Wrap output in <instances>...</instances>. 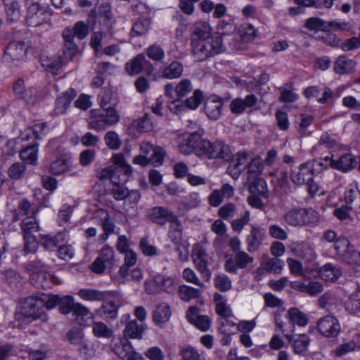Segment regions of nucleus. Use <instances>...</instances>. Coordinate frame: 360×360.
I'll list each match as a JSON object with an SVG mask.
<instances>
[{"instance_id":"1","label":"nucleus","mask_w":360,"mask_h":360,"mask_svg":"<svg viewBox=\"0 0 360 360\" xmlns=\"http://www.w3.org/2000/svg\"><path fill=\"white\" fill-rule=\"evenodd\" d=\"M101 109L90 110L88 128L97 131H104L108 127L115 125L120 121V115L115 110L117 101L112 98L110 90L103 91L98 96Z\"/></svg>"},{"instance_id":"2","label":"nucleus","mask_w":360,"mask_h":360,"mask_svg":"<svg viewBox=\"0 0 360 360\" xmlns=\"http://www.w3.org/2000/svg\"><path fill=\"white\" fill-rule=\"evenodd\" d=\"M49 304V294L33 295L25 300L24 314L32 320L40 319L42 321H46L48 316L44 308L50 309Z\"/></svg>"},{"instance_id":"3","label":"nucleus","mask_w":360,"mask_h":360,"mask_svg":"<svg viewBox=\"0 0 360 360\" xmlns=\"http://www.w3.org/2000/svg\"><path fill=\"white\" fill-rule=\"evenodd\" d=\"M192 55L196 60L203 61L224 51L222 39L220 37L208 38L205 40L191 43Z\"/></svg>"},{"instance_id":"4","label":"nucleus","mask_w":360,"mask_h":360,"mask_svg":"<svg viewBox=\"0 0 360 360\" xmlns=\"http://www.w3.org/2000/svg\"><path fill=\"white\" fill-rule=\"evenodd\" d=\"M198 156L207 159H219L229 161L232 153L229 146L221 141L211 142L202 138L201 145L198 148Z\"/></svg>"},{"instance_id":"5","label":"nucleus","mask_w":360,"mask_h":360,"mask_svg":"<svg viewBox=\"0 0 360 360\" xmlns=\"http://www.w3.org/2000/svg\"><path fill=\"white\" fill-rule=\"evenodd\" d=\"M42 48L43 46L39 37H33L28 46H26L24 41H12L7 46L4 57L6 60L22 61L25 59L28 49H33L38 53L41 51Z\"/></svg>"},{"instance_id":"6","label":"nucleus","mask_w":360,"mask_h":360,"mask_svg":"<svg viewBox=\"0 0 360 360\" xmlns=\"http://www.w3.org/2000/svg\"><path fill=\"white\" fill-rule=\"evenodd\" d=\"M318 219L317 212L311 208H294L283 215L284 221L292 226H302Z\"/></svg>"},{"instance_id":"7","label":"nucleus","mask_w":360,"mask_h":360,"mask_svg":"<svg viewBox=\"0 0 360 360\" xmlns=\"http://www.w3.org/2000/svg\"><path fill=\"white\" fill-rule=\"evenodd\" d=\"M51 13L45 6L37 2L30 4L27 7L25 21L28 26L38 27L50 20Z\"/></svg>"},{"instance_id":"8","label":"nucleus","mask_w":360,"mask_h":360,"mask_svg":"<svg viewBox=\"0 0 360 360\" xmlns=\"http://www.w3.org/2000/svg\"><path fill=\"white\" fill-rule=\"evenodd\" d=\"M205 131L199 129L196 131L179 138L178 148L181 153L189 155L194 153L198 156V148L201 145Z\"/></svg>"},{"instance_id":"9","label":"nucleus","mask_w":360,"mask_h":360,"mask_svg":"<svg viewBox=\"0 0 360 360\" xmlns=\"http://www.w3.org/2000/svg\"><path fill=\"white\" fill-rule=\"evenodd\" d=\"M204 302L200 300L198 304L190 306L186 314V320L198 329L202 331H207L210 329L212 321L207 315L200 314V307Z\"/></svg>"},{"instance_id":"10","label":"nucleus","mask_w":360,"mask_h":360,"mask_svg":"<svg viewBox=\"0 0 360 360\" xmlns=\"http://www.w3.org/2000/svg\"><path fill=\"white\" fill-rule=\"evenodd\" d=\"M316 328L321 335L327 338L338 337L341 330L338 319L332 315L320 318L316 322Z\"/></svg>"},{"instance_id":"11","label":"nucleus","mask_w":360,"mask_h":360,"mask_svg":"<svg viewBox=\"0 0 360 360\" xmlns=\"http://www.w3.org/2000/svg\"><path fill=\"white\" fill-rule=\"evenodd\" d=\"M114 250L108 246L105 245L99 252L98 256L91 264V269L97 274H103L105 269L112 268L114 265Z\"/></svg>"},{"instance_id":"12","label":"nucleus","mask_w":360,"mask_h":360,"mask_svg":"<svg viewBox=\"0 0 360 360\" xmlns=\"http://www.w3.org/2000/svg\"><path fill=\"white\" fill-rule=\"evenodd\" d=\"M125 70L129 75H138L141 71L150 75L155 70V67L146 59L144 53H139L125 64Z\"/></svg>"},{"instance_id":"13","label":"nucleus","mask_w":360,"mask_h":360,"mask_svg":"<svg viewBox=\"0 0 360 360\" xmlns=\"http://www.w3.org/2000/svg\"><path fill=\"white\" fill-rule=\"evenodd\" d=\"M177 215L173 211L164 206L153 207L149 209L146 214V217L149 221L161 226L174 221Z\"/></svg>"},{"instance_id":"14","label":"nucleus","mask_w":360,"mask_h":360,"mask_svg":"<svg viewBox=\"0 0 360 360\" xmlns=\"http://www.w3.org/2000/svg\"><path fill=\"white\" fill-rule=\"evenodd\" d=\"M113 352L122 360H143V357L135 352L131 343L126 339L118 340L112 344Z\"/></svg>"},{"instance_id":"15","label":"nucleus","mask_w":360,"mask_h":360,"mask_svg":"<svg viewBox=\"0 0 360 360\" xmlns=\"http://www.w3.org/2000/svg\"><path fill=\"white\" fill-rule=\"evenodd\" d=\"M193 259L197 269L206 281H209L211 277V272L207 268L210 258L201 245H195L194 246L193 250Z\"/></svg>"},{"instance_id":"16","label":"nucleus","mask_w":360,"mask_h":360,"mask_svg":"<svg viewBox=\"0 0 360 360\" xmlns=\"http://www.w3.org/2000/svg\"><path fill=\"white\" fill-rule=\"evenodd\" d=\"M253 257L242 250L235 253L233 257L226 261L224 269L229 273L236 274L238 269H245L249 264L253 262Z\"/></svg>"},{"instance_id":"17","label":"nucleus","mask_w":360,"mask_h":360,"mask_svg":"<svg viewBox=\"0 0 360 360\" xmlns=\"http://www.w3.org/2000/svg\"><path fill=\"white\" fill-rule=\"evenodd\" d=\"M314 162H307L302 164L297 172L291 173V179L295 184L303 185L314 176Z\"/></svg>"},{"instance_id":"18","label":"nucleus","mask_w":360,"mask_h":360,"mask_svg":"<svg viewBox=\"0 0 360 360\" xmlns=\"http://www.w3.org/2000/svg\"><path fill=\"white\" fill-rule=\"evenodd\" d=\"M62 37L64 41L63 57L68 60H71L79 52L78 47L74 41L73 32L67 27L63 31Z\"/></svg>"},{"instance_id":"19","label":"nucleus","mask_w":360,"mask_h":360,"mask_svg":"<svg viewBox=\"0 0 360 360\" xmlns=\"http://www.w3.org/2000/svg\"><path fill=\"white\" fill-rule=\"evenodd\" d=\"M223 105L224 100L222 98L212 95L210 96L205 103V112L210 119L217 120L221 116Z\"/></svg>"},{"instance_id":"20","label":"nucleus","mask_w":360,"mask_h":360,"mask_svg":"<svg viewBox=\"0 0 360 360\" xmlns=\"http://www.w3.org/2000/svg\"><path fill=\"white\" fill-rule=\"evenodd\" d=\"M49 309H51L58 305L59 311L63 314H68L72 311L75 302L72 296H59L49 294Z\"/></svg>"},{"instance_id":"21","label":"nucleus","mask_w":360,"mask_h":360,"mask_svg":"<svg viewBox=\"0 0 360 360\" xmlns=\"http://www.w3.org/2000/svg\"><path fill=\"white\" fill-rule=\"evenodd\" d=\"M212 28L210 24L204 21H198L191 27V43L212 38Z\"/></svg>"},{"instance_id":"22","label":"nucleus","mask_w":360,"mask_h":360,"mask_svg":"<svg viewBox=\"0 0 360 360\" xmlns=\"http://www.w3.org/2000/svg\"><path fill=\"white\" fill-rule=\"evenodd\" d=\"M257 101V96L254 94H248L244 98H234L230 103V110L233 114H242L247 108L255 106Z\"/></svg>"},{"instance_id":"23","label":"nucleus","mask_w":360,"mask_h":360,"mask_svg":"<svg viewBox=\"0 0 360 360\" xmlns=\"http://www.w3.org/2000/svg\"><path fill=\"white\" fill-rule=\"evenodd\" d=\"M264 237L265 233L263 229L252 225L250 233L246 238L248 252H252L259 250Z\"/></svg>"},{"instance_id":"24","label":"nucleus","mask_w":360,"mask_h":360,"mask_svg":"<svg viewBox=\"0 0 360 360\" xmlns=\"http://www.w3.org/2000/svg\"><path fill=\"white\" fill-rule=\"evenodd\" d=\"M141 198V193L138 190H131L124 198L123 209L127 216L135 217L138 214V204Z\"/></svg>"},{"instance_id":"25","label":"nucleus","mask_w":360,"mask_h":360,"mask_svg":"<svg viewBox=\"0 0 360 360\" xmlns=\"http://www.w3.org/2000/svg\"><path fill=\"white\" fill-rule=\"evenodd\" d=\"M291 288L311 297L318 295L323 290L322 283L319 281H309L307 283L295 281L291 283Z\"/></svg>"},{"instance_id":"26","label":"nucleus","mask_w":360,"mask_h":360,"mask_svg":"<svg viewBox=\"0 0 360 360\" xmlns=\"http://www.w3.org/2000/svg\"><path fill=\"white\" fill-rule=\"evenodd\" d=\"M70 156L68 154H61L51 162L49 171L53 175H60L70 169Z\"/></svg>"},{"instance_id":"27","label":"nucleus","mask_w":360,"mask_h":360,"mask_svg":"<svg viewBox=\"0 0 360 360\" xmlns=\"http://www.w3.org/2000/svg\"><path fill=\"white\" fill-rule=\"evenodd\" d=\"M356 165L355 156L351 153H345L336 158L335 162H333V169L347 172L354 169Z\"/></svg>"},{"instance_id":"28","label":"nucleus","mask_w":360,"mask_h":360,"mask_svg":"<svg viewBox=\"0 0 360 360\" xmlns=\"http://www.w3.org/2000/svg\"><path fill=\"white\" fill-rule=\"evenodd\" d=\"M172 315L170 307L167 303H160L156 306L152 313L153 321L156 326H162L167 323Z\"/></svg>"},{"instance_id":"29","label":"nucleus","mask_w":360,"mask_h":360,"mask_svg":"<svg viewBox=\"0 0 360 360\" xmlns=\"http://www.w3.org/2000/svg\"><path fill=\"white\" fill-rule=\"evenodd\" d=\"M245 184L251 194L259 195L264 199L269 198L267 186L264 179L259 177L255 178L246 180Z\"/></svg>"},{"instance_id":"30","label":"nucleus","mask_w":360,"mask_h":360,"mask_svg":"<svg viewBox=\"0 0 360 360\" xmlns=\"http://www.w3.org/2000/svg\"><path fill=\"white\" fill-rule=\"evenodd\" d=\"M319 273L323 280L331 283L335 282L342 275L339 266L332 263H327L322 266Z\"/></svg>"},{"instance_id":"31","label":"nucleus","mask_w":360,"mask_h":360,"mask_svg":"<svg viewBox=\"0 0 360 360\" xmlns=\"http://www.w3.org/2000/svg\"><path fill=\"white\" fill-rule=\"evenodd\" d=\"M260 265L269 273L279 274L284 266V262L277 257H269L264 255Z\"/></svg>"},{"instance_id":"32","label":"nucleus","mask_w":360,"mask_h":360,"mask_svg":"<svg viewBox=\"0 0 360 360\" xmlns=\"http://www.w3.org/2000/svg\"><path fill=\"white\" fill-rule=\"evenodd\" d=\"M76 96V91L70 88L63 93L56 101L55 112L56 114H64L72 101Z\"/></svg>"},{"instance_id":"33","label":"nucleus","mask_w":360,"mask_h":360,"mask_svg":"<svg viewBox=\"0 0 360 360\" xmlns=\"http://www.w3.org/2000/svg\"><path fill=\"white\" fill-rule=\"evenodd\" d=\"M30 280L32 285L37 288L49 289L53 285V276L49 269L39 274H34Z\"/></svg>"},{"instance_id":"34","label":"nucleus","mask_w":360,"mask_h":360,"mask_svg":"<svg viewBox=\"0 0 360 360\" xmlns=\"http://www.w3.org/2000/svg\"><path fill=\"white\" fill-rule=\"evenodd\" d=\"M20 229L23 237L36 236L39 231V223L34 216H30L22 219L20 223Z\"/></svg>"},{"instance_id":"35","label":"nucleus","mask_w":360,"mask_h":360,"mask_svg":"<svg viewBox=\"0 0 360 360\" xmlns=\"http://www.w3.org/2000/svg\"><path fill=\"white\" fill-rule=\"evenodd\" d=\"M184 66L179 61H172L162 68L160 75L162 78L174 79L179 78L183 73Z\"/></svg>"},{"instance_id":"36","label":"nucleus","mask_w":360,"mask_h":360,"mask_svg":"<svg viewBox=\"0 0 360 360\" xmlns=\"http://www.w3.org/2000/svg\"><path fill=\"white\" fill-rule=\"evenodd\" d=\"M356 63L345 56L338 57L334 64V70L340 75L352 72L356 67Z\"/></svg>"},{"instance_id":"37","label":"nucleus","mask_w":360,"mask_h":360,"mask_svg":"<svg viewBox=\"0 0 360 360\" xmlns=\"http://www.w3.org/2000/svg\"><path fill=\"white\" fill-rule=\"evenodd\" d=\"M38 151L39 144L34 143L25 147L20 152V158L24 162L28 165H37L38 161Z\"/></svg>"},{"instance_id":"38","label":"nucleus","mask_w":360,"mask_h":360,"mask_svg":"<svg viewBox=\"0 0 360 360\" xmlns=\"http://www.w3.org/2000/svg\"><path fill=\"white\" fill-rule=\"evenodd\" d=\"M168 230V237L176 246L181 245L182 242L183 226L178 217L171 221Z\"/></svg>"},{"instance_id":"39","label":"nucleus","mask_w":360,"mask_h":360,"mask_svg":"<svg viewBox=\"0 0 360 360\" xmlns=\"http://www.w3.org/2000/svg\"><path fill=\"white\" fill-rule=\"evenodd\" d=\"M112 160L114 165L111 167L113 169H117L118 174H125L127 181L132 174V168L126 162L124 155L121 153L115 154L112 156Z\"/></svg>"},{"instance_id":"40","label":"nucleus","mask_w":360,"mask_h":360,"mask_svg":"<svg viewBox=\"0 0 360 360\" xmlns=\"http://www.w3.org/2000/svg\"><path fill=\"white\" fill-rule=\"evenodd\" d=\"M145 329L144 325L139 324L136 320H133L127 323L123 333L127 338L140 340Z\"/></svg>"},{"instance_id":"41","label":"nucleus","mask_w":360,"mask_h":360,"mask_svg":"<svg viewBox=\"0 0 360 360\" xmlns=\"http://www.w3.org/2000/svg\"><path fill=\"white\" fill-rule=\"evenodd\" d=\"M117 306L112 301L103 302L102 306L97 309L96 314L105 320L115 319L117 316Z\"/></svg>"},{"instance_id":"42","label":"nucleus","mask_w":360,"mask_h":360,"mask_svg":"<svg viewBox=\"0 0 360 360\" xmlns=\"http://www.w3.org/2000/svg\"><path fill=\"white\" fill-rule=\"evenodd\" d=\"M214 302L216 304V313L224 319L229 318L233 316L231 309L226 303V299L222 295L216 292L214 294Z\"/></svg>"},{"instance_id":"43","label":"nucleus","mask_w":360,"mask_h":360,"mask_svg":"<svg viewBox=\"0 0 360 360\" xmlns=\"http://www.w3.org/2000/svg\"><path fill=\"white\" fill-rule=\"evenodd\" d=\"M98 178L101 180L109 179L112 184H118V183H126L127 177L125 174H118L117 169H113V168L110 166L109 167H106L103 169L98 173Z\"/></svg>"},{"instance_id":"44","label":"nucleus","mask_w":360,"mask_h":360,"mask_svg":"<svg viewBox=\"0 0 360 360\" xmlns=\"http://www.w3.org/2000/svg\"><path fill=\"white\" fill-rule=\"evenodd\" d=\"M23 266L26 271L29 274L30 278H32L34 274H39L49 269V266L38 258L27 261Z\"/></svg>"},{"instance_id":"45","label":"nucleus","mask_w":360,"mask_h":360,"mask_svg":"<svg viewBox=\"0 0 360 360\" xmlns=\"http://www.w3.org/2000/svg\"><path fill=\"white\" fill-rule=\"evenodd\" d=\"M288 319L293 326L297 325L298 326L303 327L305 326L309 321L307 314L296 307L289 309L288 311Z\"/></svg>"},{"instance_id":"46","label":"nucleus","mask_w":360,"mask_h":360,"mask_svg":"<svg viewBox=\"0 0 360 360\" xmlns=\"http://www.w3.org/2000/svg\"><path fill=\"white\" fill-rule=\"evenodd\" d=\"M247 179L250 180L258 178L263 170V161L262 158L257 156L252 158L247 165Z\"/></svg>"},{"instance_id":"47","label":"nucleus","mask_w":360,"mask_h":360,"mask_svg":"<svg viewBox=\"0 0 360 360\" xmlns=\"http://www.w3.org/2000/svg\"><path fill=\"white\" fill-rule=\"evenodd\" d=\"M78 295L86 301H103L107 296V292L96 289L84 288L78 292Z\"/></svg>"},{"instance_id":"48","label":"nucleus","mask_w":360,"mask_h":360,"mask_svg":"<svg viewBox=\"0 0 360 360\" xmlns=\"http://www.w3.org/2000/svg\"><path fill=\"white\" fill-rule=\"evenodd\" d=\"M314 117L309 114H301L296 121V129L300 137L309 136L311 133L307 131V128L312 124Z\"/></svg>"},{"instance_id":"49","label":"nucleus","mask_w":360,"mask_h":360,"mask_svg":"<svg viewBox=\"0 0 360 360\" xmlns=\"http://www.w3.org/2000/svg\"><path fill=\"white\" fill-rule=\"evenodd\" d=\"M321 147H324L330 150L340 148V143L333 138L328 132H323L319 140L318 143L314 146V150H319Z\"/></svg>"},{"instance_id":"50","label":"nucleus","mask_w":360,"mask_h":360,"mask_svg":"<svg viewBox=\"0 0 360 360\" xmlns=\"http://www.w3.org/2000/svg\"><path fill=\"white\" fill-rule=\"evenodd\" d=\"M64 236L63 233H58L53 236L49 235L43 236L41 238V244L45 249L53 250L56 247H59L60 244L63 242Z\"/></svg>"},{"instance_id":"51","label":"nucleus","mask_w":360,"mask_h":360,"mask_svg":"<svg viewBox=\"0 0 360 360\" xmlns=\"http://www.w3.org/2000/svg\"><path fill=\"white\" fill-rule=\"evenodd\" d=\"M310 342V338L305 334L299 335L293 340L292 347L295 354L305 355Z\"/></svg>"},{"instance_id":"52","label":"nucleus","mask_w":360,"mask_h":360,"mask_svg":"<svg viewBox=\"0 0 360 360\" xmlns=\"http://www.w3.org/2000/svg\"><path fill=\"white\" fill-rule=\"evenodd\" d=\"M179 295L182 300L188 302L191 300L199 298L201 292L197 288L184 285L179 288Z\"/></svg>"},{"instance_id":"53","label":"nucleus","mask_w":360,"mask_h":360,"mask_svg":"<svg viewBox=\"0 0 360 360\" xmlns=\"http://www.w3.org/2000/svg\"><path fill=\"white\" fill-rule=\"evenodd\" d=\"M181 360H205L195 347L188 345L181 347L179 350Z\"/></svg>"},{"instance_id":"54","label":"nucleus","mask_w":360,"mask_h":360,"mask_svg":"<svg viewBox=\"0 0 360 360\" xmlns=\"http://www.w3.org/2000/svg\"><path fill=\"white\" fill-rule=\"evenodd\" d=\"M150 27V20L147 18L136 21L131 28V34L133 37L142 36L147 33Z\"/></svg>"},{"instance_id":"55","label":"nucleus","mask_w":360,"mask_h":360,"mask_svg":"<svg viewBox=\"0 0 360 360\" xmlns=\"http://www.w3.org/2000/svg\"><path fill=\"white\" fill-rule=\"evenodd\" d=\"M26 166L24 162H15L8 169V176L13 180H19L25 176Z\"/></svg>"},{"instance_id":"56","label":"nucleus","mask_w":360,"mask_h":360,"mask_svg":"<svg viewBox=\"0 0 360 360\" xmlns=\"http://www.w3.org/2000/svg\"><path fill=\"white\" fill-rule=\"evenodd\" d=\"M150 59L155 62H160L165 58V51L158 44H154L148 46L143 53Z\"/></svg>"},{"instance_id":"57","label":"nucleus","mask_w":360,"mask_h":360,"mask_svg":"<svg viewBox=\"0 0 360 360\" xmlns=\"http://www.w3.org/2000/svg\"><path fill=\"white\" fill-rule=\"evenodd\" d=\"M281 96L278 100L283 103H292L297 98L298 96L292 90V84H286L285 86L278 88Z\"/></svg>"},{"instance_id":"58","label":"nucleus","mask_w":360,"mask_h":360,"mask_svg":"<svg viewBox=\"0 0 360 360\" xmlns=\"http://www.w3.org/2000/svg\"><path fill=\"white\" fill-rule=\"evenodd\" d=\"M237 211L236 205L234 203L229 202L224 205L218 210L217 214L220 218L224 220H229L237 214Z\"/></svg>"},{"instance_id":"59","label":"nucleus","mask_w":360,"mask_h":360,"mask_svg":"<svg viewBox=\"0 0 360 360\" xmlns=\"http://www.w3.org/2000/svg\"><path fill=\"white\" fill-rule=\"evenodd\" d=\"M328 22L319 18H309L305 21V27L309 30L326 31L328 29Z\"/></svg>"},{"instance_id":"60","label":"nucleus","mask_w":360,"mask_h":360,"mask_svg":"<svg viewBox=\"0 0 360 360\" xmlns=\"http://www.w3.org/2000/svg\"><path fill=\"white\" fill-rule=\"evenodd\" d=\"M193 89L191 82L188 79H181L175 86V95L179 99L182 97L186 96Z\"/></svg>"},{"instance_id":"61","label":"nucleus","mask_w":360,"mask_h":360,"mask_svg":"<svg viewBox=\"0 0 360 360\" xmlns=\"http://www.w3.org/2000/svg\"><path fill=\"white\" fill-rule=\"evenodd\" d=\"M156 276L160 292H172L174 290L175 282L172 278L164 275H157Z\"/></svg>"},{"instance_id":"62","label":"nucleus","mask_w":360,"mask_h":360,"mask_svg":"<svg viewBox=\"0 0 360 360\" xmlns=\"http://www.w3.org/2000/svg\"><path fill=\"white\" fill-rule=\"evenodd\" d=\"M92 328L94 335L98 338H109L112 335V330L103 322H94Z\"/></svg>"},{"instance_id":"63","label":"nucleus","mask_w":360,"mask_h":360,"mask_svg":"<svg viewBox=\"0 0 360 360\" xmlns=\"http://www.w3.org/2000/svg\"><path fill=\"white\" fill-rule=\"evenodd\" d=\"M104 141L108 147L111 150H117L122 145L119 135L114 131L107 132L104 136Z\"/></svg>"},{"instance_id":"64","label":"nucleus","mask_w":360,"mask_h":360,"mask_svg":"<svg viewBox=\"0 0 360 360\" xmlns=\"http://www.w3.org/2000/svg\"><path fill=\"white\" fill-rule=\"evenodd\" d=\"M346 309L354 314L360 311V290L353 293L345 303Z\"/></svg>"}]
</instances>
